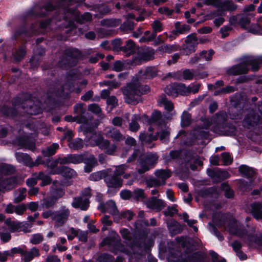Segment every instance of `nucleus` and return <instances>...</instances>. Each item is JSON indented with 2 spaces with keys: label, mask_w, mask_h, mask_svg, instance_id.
Segmentation results:
<instances>
[{
  "label": "nucleus",
  "mask_w": 262,
  "mask_h": 262,
  "mask_svg": "<svg viewBox=\"0 0 262 262\" xmlns=\"http://www.w3.org/2000/svg\"><path fill=\"white\" fill-rule=\"evenodd\" d=\"M125 101L132 105H136L141 101L140 96L149 91L147 85H142L138 82H134L122 88Z\"/></svg>",
  "instance_id": "f257e3e1"
},
{
  "label": "nucleus",
  "mask_w": 262,
  "mask_h": 262,
  "mask_svg": "<svg viewBox=\"0 0 262 262\" xmlns=\"http://www.w3.org/2000/svg\"><path fill=\"white\" fill-rule=\"evenodd\" d=\"M84 0H60L57 5L54 6L52 2L48 3L42 7L36 5L33 9L30 10L29 13L30 15L36 16H43L46 14L47 12L52 11L56 9L57 8L60 11L65 12L67 10L68 7L71 5L73 2L80 3Z\"/></svg>",
  "instance_id": "f03ea898"
},
{
  "label": "nucleus",
  "mask_w": 262,
  "mask_h": 262,
  "mask_svg": "<svg viewBox=\"0 0 262 262\" xmlns=\"http://www.w3.org/2000/svg\"><path fill=\"white\" fill-rule=\"evenodd\" d=\"M74 112L77 115V123L82 124L81 128L85 133H91L94 130V126L92 123L93 117L87 111L83 104H77L74 106Z\"/></svg>",
  "instance_id": "7ed1b4c3"
},
{
  "label": "nucleus",
  "mask_w": 262,
  "mask_h": 262,
  "mask_svg": "<svg viewBox=\"0 0 262 262\" xmlns=\"http://www.w3.org/2000/svg\"><path fill=\"white\" fill-rule=\"evenodd\" d=\"M14 171V167L11 165H5L0 167V190H10L15 186L16 179L8 176Z\"/></svg>",
  "instance_id": "20e7f679"
},
{
  "label": "nucleus",
  "mask_w": 262,
  "mask_h": 262,
  "mask_svg": "<svg viewBox=\"0 0 262 262\" xmlns=\"http://www.w3.org/2000/svg\"><path fill=\"white\" fill-rule=\"evenodd\" d=\"M81 56V52L76 49H67L63 56L60 59L58 64L61 68L67 69L76 64L77 60Z\"/></svg>",
  "instance_id": "39448f33"
},
{
  "label": "nucleus",
  "mask_w": 262,
  "mask_h": 262,
  "mask_svg": "<svg viewBox=\"0 0 262 262\" xmlns=\"http://www.w3.org/2000/svg\"><path fill=\"white\" fill-rule=\"evenodd\" d=\"M22 100L21 105L27 114L33 115L39 114L42 112L40 101L36 100L35 101L33 97L29 94L26 93L23 95L20 98Z\"/></svg>",
  "instance_id": "423d86ee"
},
{
  "label": "nucleus",
  "mask_w": 262,
  "mask_h": 262,
  "mask_svg": "<svg viewBox=\"0 0 262 262\" xmlns=\"http://www.w3.org/2000/svg\"><path fill=\"white\" fill-rule=\"evenodd\" d=\"M158 156L156 153L147 154L144 157L138 160L137 171L139 174H142L154 168L157 163Z\"/></svg>",
  "instance_id": "0eeeda50"
},
{
  "label": "nucleus",
  "mask_w": 262,
  "mask_h": 262,
  "mask_svg": "<svg viewBox=\"0 0 262 262\" xmlns=\"http://www.w3.org/2000/svg\"><path fill=\"white\" fill-rule=\"evenodd\" d=\"M250 66L252 71L253 62L252 58H246L238 64L227 68L226 72L229 76H237L245 74L249 72Z\"/></svg>",
  "instance_id": "6e6552de"
},
{
  "label": "nucleus",
  "mask_w": 262,
  "mask_h": 262,
  "mask_svg": "<svg viewBox=\"0 0 262 262\" xmlns=\"http://www.w3.org/2000/svg\"><path fill=\"white\" fill-rule=\"evenodd\" d=\"M113 237H107L103 239L101 243L102 245L113 246L111 250L113 252L117 253L118 251L127 253V248L122 244L119 241V236L115 231L112 232Z\"/></svg>",
  "instance_id": "1a4fd4ad"
},
{
  "label": "nucleus",
  "mask_w": 262,
  "mask_h": 262,
  "mask_svg": "<svg viewBox=\"0 0 262 262\" xmlns=\"http://www.w3.org/2000/svg\"><path fill=\"white\" fill-rule=\"evenodd\" d=\"M70 215L71 212L68 207L65 206H61L54 213L53 222L55 227L58 228L63 225L69 219Z\"/></svg>",
  "instance_id": "9d476101"
},
{
  "label": "nucleus",
  "mask_w": 262,
  "mask_h": 262,
  "mask_svg": "<svg viewBox=\"0 0 262 262\" xmlns=\"http://www.w3.org/2000/svg\"><path fill=\"white\" fill-rule=\"evenodd\" d=\"M155 51L150 48L142 49L134 55L132 59V64L138 65L147 61L152 60L154 58Z\"/></svg>",
  "instance_id": "9b49d317"
},
{
  "label": "nucleus",
  "mask_w": 262,
  "mask_h": 262,
  "mask_svg": "<svg viewBox=\"0 0 262 262\" xmlns=\"http://www.w3.org/2000/svg\"><path fill=\"white\" fill-rule=\"evenodd\" d=\"M95 145L109 155H114L117 149L115 144L111 143L108 140L105 139L101 135L98 136L95 140Z\"/></svg>",
  "instance_id": "f8f14e48"
},
{
  "label": "nucleus",
  "mask_w": 262,
  "mask_h": 262,
  "mask_svg": "<svg viewBox=\"0 0 262 262\" xmlns=\"http://www.w3.org/2000/svg\"><path fill=\"white\" fill-rule=\"evenodd\" d=\"M198 43V39L195 33L189 35L182 47L183 53L186 55H189L194 53Z\"/></svg>",
  "instance_id": "ddd939ff"
},
{
  "label": "nucleus",
  "mask_w": 262,
  "mask_h": 262,
  "mask_svg": "<svg viewBox=\"0 0 262 262\" xmlns=\"http://www.w3.org/2000/svg\"><path fill=\"white\" fill-rule=\"evenodd\" d=\"M237 5L234 4L231 0H220L216 5V8H217V10L214 11L212 13V15H213V17L217 16H224L225 15V11H234L237 9Z\"/></svg>",
  "instance_id": "4468645a"
},
{
  "label": "nucleus",
  "mask_w": 262,
  "mask_h": 262,
  "mask_svg": "<svg viewBox=\"0 0 262 262\" xmlns=\"http://www.w3.org/2000/svg\"><path fill=\"white\" fill-rule=\"evenodd\" d=\"M72 91L70 84H66L65 87L59 84H56L50 88L48 93L49 97L53 96L66 97L70 92Z\"/></svg>",
  "instance_id": "2eb2a0df"
},
{
  "label": "nucleus",
  "mask_w": 262,
  "mask_h": 262,
  "mask_svg": "<svg viewBox=\"0 0 262 262\" xmlns=\"http://www.w3.org/2000/svg\"><path fill=\"white\" fill-rule=\"evenodd\" d=\"M99 209L103 212H108L114 216L116 221L119 214V211L117 208L115 202L113 200H109L106 203H100Z\"/></svg>",
  "instance_id": "dca6fc26"
},
{
  "label": "nucleus",
  "mask_w": 262,
  "mask_h": 262,
  "mask_svg": "<svg viewBox=\"0 0 262 262\" xmlns=\"http://www.w3.org/2000/svg\"><path fill=\"white\" fill-rule=\"evenodd\" d=\"M104 181L109 188H118L122 186V180L121 177H119L114 172V173H109L106 171V176L104 177Z\"/></svg>",
  "instance_id": "f3484780"
},
{
  "label": "nucleus",
  "mask_w": 262,
  "mask_h": 262,
  "mask_svg": "<svg viewBox=\"0 0 262 262\" xmlns=\"http://www.w3.org/2000/svg\"><path fill=\"white\" fill-rule=\"evenodd\" d=\"M106 137L112 139L114 141L120 142L125 139V136L116 128L108 126L104 130Z\"/></svg>",
  "instance_id": "a211bd4d"
},
{
  "label": "nucleus",
  "mask_w": 262,
  "mask_h": 262,
  "mask_svg": "<svg viewBox=\"0 0 262 262\" xmlns=\"http://www.w3.org/2000/svg\"><path fill=\"white\" fill-rule=\"evenodd\" d=\"M40 256L39 250L36 247H32L30 250L24 249L21 256V260L24 262H30L35 257Z\"/></svg>",
  "instance_id": "6ab92c4d"
},
{
  "label": "nucleus",
  "mask_w": 262,
  "mask_h": 262,
  "mask_svg": "<svg viewBox=\"0 0 262 262\" xmlns=\"http://www.w3.org/2000/svg\"><path fill=\"white\" fill-rule=\"evenodd\" d=\"M151 124L162 127L166 124V117L162 115L159 111H155L152 112L149 120Z\"/></svg>",
  "instance_id": "aec40b11"
},
{
  "label": "nucleus",
  "mask_w": 262,
  "mask_h": 262,
  "mask_svg": "<svg viewBox=\"0 0 262 262\" xmlns=\"http://www.w3.org/2000/svg\"><path fill=\"white\" fill-rule=\"evenodd\" d=\"M260 120V117L254 111L250 112L244 119V126L248 128L258 124Z\"/></svg>",
  "instance_id": "412c9836"
},
{
  "label": "nucleus",
  "mask_w": 262,
  "mask_h": 262,
  "mask_svg": "<svg viewBox=\"0 0 262 262\" xmlns=\"http://www.w3.org/2000/svg\"><path fill=\"white\" fill-rule=\"evenodd\" d=\"M89 203L88 198L75 197L74 198L72 206L75 208H80L82 210H86L89 206Z\"/></svg>",
  "instance_id": "4be33fe9"
},
{
  "label": "nucleus",
  "mask_w": 262,
  "mask_h": 262,
  "mask_svg": "<svg viewBox=\"0 0 262 262\" xmlns=\"http://www.w3.org/2000/svg\"><path fill=\"white\" fill-rule=\"evenodd\" d=\"M52 173L53 174H61L68 178H72L76 176V172L74 169L63 166L58 167L57 169L52 171Z\"/></svg>",
  "instance_id": "5701e85b"
},
{
  "label": "nucleus",
  "mask_w": 262,
  "mask_h": 262,
  "mask_svg": "<svg viewBox=\"0 0 262 262\" xmlns=\"http://www.w3.org/2000/svg\"><path fill=\"white\" fill-rule=\"evenodd\" d=\"M147 206L151 209L162 210L166 206V203L162 200L158 199L157 196H153L147 202Z\"/></svg>",
  "instance_id": "b1692460"
},
{
  "label": "nucleus",
  "mask_w": 262,
  "mask_h": 262,
  "mask_svg": "<svg viewBox=\"0 0 262 262\" xmlns=\"http://www.w3.org/2000/svg\"><path fill=\"white\" fill-rule=\"evenodd\" d=\"M157 75V70L155 67H147L144 70H140L138 77L142 79L152 78Z\"/></svg>",
  "instance_id": "393cba45"
},
{
  "label": "nucleus",
  "mask_w": 262,
  "mask_h": 262,
  "mask_svg": "<svg viewBox=\"0 0 262 262\" xmlns=\"http://www.w3.org/2000/svg\"><path fill=\"white\" fill-rule=\"evenodd\" d=\"M15 156L19 163H23L29 167H32L33 160L29 155L23 152H16Z\"/></svg>",
  "instance_id": "a878e982"
},
{
  "label": "nucleus",
  "mask_w": 262,
  "mask_h": 262,
  "mask_svg": "<svg viewBox=\"0 0 262 262\" xmlns=\"http://www.w3.org/2000/svg\"><path fill=\"white\" fill-rule=\"evenodd\" d=\"M19 145L32 151H35L36 147L34 140L30 139L28 137H23L18 140Z\"/></svg>",
  "instance_id": "bb28decb"
},
{
  "label": "nucleus",
  "mask_w": 262,
  "mask_h": 262,
  "mask_svg": "<svg viewBox=\"0 0 262 262\" xmlns=\"http://www.w3.org/2000/svg\"><path fill=\"white\" fill-rule=\"evenodd\" d=\"M129 168V166L126 164L118 165L116 166L114 173L119 177H120L121 176H122L124 179H126L131 177V174L130 173L126 172V171Z\"/></svg>",
  "instance_id": "cd10ccee"
},
{
  "label": "nucleus",
  "mask_w": 262,
  "mask_h": 262,
  "mask_svg": "<svg viewBox=\"0 0 262 262\" xmlns=\"http://www.w3.org/2000/svg\"><path fill=\"white\" fill-rule=\"evenodd\" d=\"M225 228L226 230H227L231 234L239 236H242L243 234V231L238 229L236 222L233 219L230 220L228 226H225Z\"/></svg>",
  "instance_id": "c85d7f7f"
},
{
  "label": "nucleus",
  "mask_w": 262,
  "mask_h": 262,
  "mask_svg": "<svg viewBox=\"0 0 262 262\" xmlns=\"http://www.w3.org/2000/svg\"><path fill=\"white\" fill-rule=\"evenodd\" d=\"M5 223L11 232H19L23 230L21 223L13 221L10 219H8L6 220Z\"/></svg>",
  "instance_id": "c756f323"
},
{
  "label": "nucleus",
  "mask_w": 262,
  "mask_h": 262,
  "mask_svg": "<svg viewBox=\"0 0 262 262\" xmlns=\"http://www.w3.org/2000/svg\"><path fill=\"white\" fill-rule=\"evenodd\" d=\"M139 138L143 144H148V147L152 148L154 145L150 146V144L152 141L158 139V135H154L151 134H146L145 133H141Z\"/></svg>",
  "instance_id": "7c9ffc66"
},
{
  "label": "nucleus",
  "mask_w": 262,
  "mask_h": 262,
  "mask_svg": "<svg viewBox=\"0 0 262 262\" xmlns=\"http://www.w3.org/2000/svg\"><path fill=\"white\" fill-rule=\"evenodd\" d=\"M56 203V199L51 196L44 198L40 201L39 210H45L52 208Z\"/></svg>",
  "instance_id": "2f4dec72"
},
{
  "label": "nucleus",
  "mask_w": 262,
  "mask_h": 262,
  "mask_svg": "<svg viewBox=\"0 0 262 262\" xmlns=\"http://www.w3.org/2000/svg\"><path fill=\"white\" fill-rule=\"evenodd\" d=\"M136 46L132 40H128L125 46L122 47V51L126 54V56L133 54L136 50Z\"/></svg>",
  "instance_id": "473e14b6"
},
{
  "label": "nucleus",
  "mask_w": 262,
  "mask_h": 262,
  "mask_svg": "<svg viewBox=\"0 0 262 262\" xmlns=\"http://www.w3.org/2000/svg\"><path fill=\"white\" fill-rule=\"evenodd\" d=\"M155 174L158 179L162 180V181H161V183L162 185H164L166 183V180L171 177V173L169 170L167 169H161L156 170L155 172Z\"/></svg>",
  "instance_id": "72a5a7b5"
},
{
  "label": "nucleus",
  "mask_w": 262,
  "mask_h": 262,
  "mask_svg": "<svg viewBox=\"0 0 262 262\" xmlns=\"http://www.w3.org/2000/svg\"><path fill=\"white\" fill-rule=\"evenodd\" d=\"M251 213L256 220L262 219V205L259 203H254L251 204Z\"/></svg>",
  "instance_id": "f704fd0d"
},
{
  "label": "nucleus",
  "mask_w": 262,
  "mask_h": 262,
  "mask_svg": "<svg viewBox=\"0 0 262 262\" xmlns=\"http://www.w3.org/2000/svg\"><path fill=\"white\" fill-rule=\"evenodd\" d=\"M141 120L139 114H135L132 117L131 122L129 123V129L133 132H137L140 128L138 121Z\"/></svg>",
  "instance_id": "c9c22d12"
},
{
  "label": "nucleus",
  "mask_w": 262,
  "mask_h": 262,
  "mask_svg": "<svg viewBox=\"0 0 262 262\" xmlns=\"http://www.w3.org/2000/svg\"><path fill=\"white\" fill-rule=\"evenodd\" d=\"M59 148V144L57 143H54L43 150L42 152L44 156L50 157L54 155Z\"/></svg>",
  "instance_id": "e433bc0d"
},
{
  "label": "nucleus",
  "mask_w": 262,
  "mask_h": 262,
  "mask_svg": "<svg viewBox=\"0 0 262 262\" xmlns=\"http://www.w3.org/2000/svg\"><path fill=\"white\" fill-rule=\"evenodd\" d=\"M121 23V19L116 18L104 19L101 21V24L102 26L108 27H115L118 26Z\"/></svg>",
  "instance_id": "4c0bfd02"
},
{
  "label": "nucleus",
  "mask_w": 262,
  "mask_h": 262,
  "mask_svg": "<svg viewBox=\"0 0 262 262\" xmlns=\"http://www.w3.org/2000/svg\"><path fill=\"white\" fill-rule=\"evenodd\" d=\"M239 171L248 178L253 177L255 174L254 169L246 165H242L239 167Z\"/></svg>",
  "instance_id": "58836bf2"
},
{
  "label": "nucleus",
  "mask_w": 262,
  "mask_h": 262,
  "mask_svg": "<svg viewBox=\"0 0 262 262\" xmlns=\"http://www.w3.org/2000/svg\"><path fill=\"white\" fill-rule=\"evenodd\" d=\"M254 16V15L253 13L243 15L238 19V23L242 28H247V27L249 25L251 19Z\"/></svg>",
  "instance_id": "ea45409f"
},
{
  "label": "nucleus",
  "mask_w": 262,
  "mask_h": 262,
  "mask_svg": "<svg viewBox=\"0 0 262 262\" xmlns=\"http://www.w3.org/2000/svg\"><path fill=\"white\" fill-rule=\"evenodd\" d=\"M180 49V47L177 45H165L160 47L158 50L162 52L171 53Z\"/></svg>",
  "instance_id": "a19ab883"
},
{
  "label": "nucleus",
  "mask_w": 262,
  "mask_h": 262,
  "mask_svg": "<svg viewBox=\"0 0 262 262\" xmlns=\"http://www.w3.org/2000/svg\"><path fill=\"white\" fill-rule=\"evenodd\" d=\"M158 102L160 104L164 105L165 109L168 112L171 111L174 108L173 104L165 96H162L159 99Z\"/></svg>",
  "instance_id": "79ce46f5"
},
{
  "label": "nucleus",
  "mask_w": 262,
  "mask_h": 262,
  "mask_svg": "<svg viewBox=\"0 0 262 262\" xmlns=\"http://www.w3.org/2000/svg\"><path fill=\"white\" fill-rule=\"evenodd\" d=\"M83 146V141L80 138H77L75 140L71 141L69 143V147L73 150H78L82 148Z\"/></svg>",
  "instance_id": "37998d69"
},
{
  "label": "nucleus",
  "mask_w": 262,
  "mask_h": 262,
  "mask_svg": "<svg viewBox=\"0 0 262 262\" xmlns=\"http://www.w3.org/2000/svg\"><path fill=\"white\" fill-rule=\"evenodd\" d=\"M27 190L25 188L19 189L15 194L14 202L18 203L22 201L26 196Z\"/></svg>",
  "instance_id": "c03bdc74"
},
{
  "label": "nucleus",
  "mask_w": 262,
  "mask_h": 262,
  "mask_svg": "<svg viewBox=\"0 0 262 262\" xmlns=\"http://www.w3.org/2000/svg\"><path fill=\"white\" fill-rule=\"evenodd\" d=\"M176 33L179 34H183L188 32L190 30V27L187 25H181L180 22H177L175 24Z\"/></svg>",
  "instance_id": "a18cd8bd"
},
{
  "label": "nucleus",
  "mask_w": 262,
  "mask_h": 262,
  "mask_svg": "<svg viewBox=\"0 0 262 262\" xmlns=\"http://www.w3.org/2000/svg\"><path fill=\"white\" fill-rule=\"evenodd\" d=\"M145 198L144 190L142 189L137 188L132 191V199L138 201Z\"/></svg>",
  "instance_id": "49530a36"
},
{
  "label": "nucleus",
  "mask_w": 262,
  "mask_h": 262,
  "mask_svg": "<svg viewBox=\"0 0 262 262\" xmlns=\"http://www.w3.org/2000/svg\"><path fill=\"white\" fill-rule=\"evenodd\" d=\"M106 171H99L96 172L92 173L89 177L91 181H98L102 179H104V177L106 176Z\"/></svg>",
  "instance_id": "de8ad7c7"
},
{
  "label": "nucleus",
  "mask_w": 262,
  "mask_h": 262,
  "mask_svg": "<svg viewBox=\"0 0 262 262\" xmlns=\"http://www.w3.org/2000/svg\"><path fill=\"white\" fill-rule=\"evenodd\" d=\"M177 83H174L167 86L165 89V93L168 95L176 96L177 95Z\"/></svg>",
  "instance_id": "09e8293b"
},
{
  "label": "nucleus",
  "mask_w": 262,
  "mask_h": 262,
  "mask_svg": "<svg viewBox=\"0 0 262 262\" xmlns=\"http://www.w3.org/2000/svg\"><path fill=\"white\" fill-rule=\"evenodd\" d=\"M38 179L41 180L42 182L40 184L41 186H45L49 185L51 182V178L46 174L44 172L40 171L38 173Z\"/></svg>",
  "instance_id": "8fccbe9b"
},
{
  "label": "nucleus",
  "mask_w": 262,
  "mask_h": 262,
  "mask_svg": "<svg viewBox=\"0 0 262 262\" xmlns=\"http://www.w3.org/2000/svg\"><path fill=\"white\" fill-rule=\"evenodd\" d=\"M169 134L170 133L169 129L168 128H165L160 132H157L156 135H158V138L159 137L161 141L165 142L168 140Z\"/></svg>",
  "instance_id": "3c124183"
},
{
  "label": "nucleus",
  "mask_w": 262,
  "mask_h": 262,
  "mask_svg": "<svg viewBox=\"0 0 262 262\" xmlns=\"http://www.w3.org/2000/svg\"><path fill=\"white\" fill-rule=\"evenodd\" d=\"M191 123V115L188 112H184L181 117V124L183 127L188 126Z\"/></svg>",
  "instance_id": "603ef678"
},
{
  "label": "nucleus",
  "mask_w": 262,
  "mask_h": 262,
  "mask_svg": "<svg viewBox=\"0 0 262 262\" xmlns=\"http://www.w3.org/2000/svg\"><path fill=\"white\" fill-rule=\"evenodd\" d=\"M177 95H187L189 94V88L183 83H177Z\"/></svg>",
  "instance_id": "864d4df0"
},
{
  "label": "nucleus",
  "mask_w": 262,
  "mask_h": 262,
  "mask_svg": "<svg viewBox=\"0 0 262 262\" xmlns=\"http://www.w3.org/2000/svg\"><path fill=\"white\" fill-rule=\"evenodd\" d=\"M221 188L225 191V195L226 198H231L233 197V191L227 184L223 183L221 185Z\"/></svg>",
  "instance_id": "5fc2aeb1"
},
{
  "label": "nucleus",
  "mask_w": 262,
  "mask_h": 262,
  "mask_svg": "<svg viewBox=\"0 0 262 262\" xmlns=\"http://www.w3.org/2000/svg\"><path fill=\"white\" fill-rule=\"evenodd\" d=\"M144 35L145 36L140 39L141 42L151 41L157 36V33L154 31L151 33L149 31H146Z\"/></svg>",
  "instance_id": "6e6d98bb"
},
{
  "label": "nucleus",
  "mask_w": 262,
  "mask_h": 262,
  "mask_svg": "<svg viewBox=\"0 0 262 262\" xmlns=\"http://www.w3.org/2000/svg\"><path fill=\"white\" fill-rule=\"evenodd\" d=\"M134 215L135 214L132 211L127 210L122 212L120 214L119 213L117 218H118V219H125L128 221H130Z\"/></svg>",
  "instance_id": "4d7b16f0"
},
{
  "label": "nucleus",
  "mask_w": 262,
  "mask_h": 262,
  "mask_svg": "<svg viewBox=\"0 0 262 262\" xmlns=\"http://www.w3.org/2000/svg\"><path fill=\"white\" fill-rule=\"evenodd\" d=\"M88 110L92 113L98 115H101L102 110L99 105L96 103H92L88 106Z\"/></svg>",
  "instance_id": "13d9d810"
},
{
  "label": "nucleus",
  "mask_w": 262,
  "mask_h": 262,
  "mask_svg": "<svg viewBox=\"0 0 262 262\" xmlns=\"http://www.w3.org/2000/svg\"><path fill=\"white\" fill-rule=\"evenodd\" d=\"M145 184L148 187H158L162 185L160 180L154 178L146 180L145 181Z\"/></svg>",
  "instance_id": "bf43d9fd"
},
{
  "label": "nucleus",
  "mask_w": 262,
  "mask_h": 262,
  "mask_svg": "<svg viewBox=\"0 0 262 262\" xmlns=\"http://www.w3.org/2000/svg\"><path fill=\"white\" fill-rule=\"evenodd\" d=\"M204 256L199 252L192 254L189 258V262H204Z\"/></svg>",
  "instance_id": "052dcab7"
},
{
  "label": "nucleus",
  "mask_w": 262,
  "mask_h": 262,
  "mask_svg": "<svg viewBox=\"0 0 262 262\" xmlns=\"http://www.w3.org/2000/svg\"><path fill=\"white\" fill-rule=\"evenodd\" d=\"M70 163L78 164L83 161V156L79 155H69Z\"/></svg>",
  "instance_id": "680f3d73"
},
{
  "label": "nucleus",
  "mask_w": 262,
  "mask_h": 262,
  "mask_svg": "<svg viewBox=\"0 0 262 262\" xmlns=\"http://www.w3.org/2000/svg\"><path fill=\"white\" fill-rule=\"evenodd\" d=\"M120 28L122 30L125 31L133 30L134 29V23L132 21L127 20L121 24Z\"/></svg>",
  "instance_id": "e2e57ef3"
},
{
  "label": "nucleus",
  "mask_w": 262,
  "mask_h": 262,
  "mask_svg": "<svg viewBox=\"0 0 262 262\" xmlns=\"http://www.w3.org/2000/svg\"><path fill=\"white\" fill-rule=\"evenodd\" d=\"M183 78L184 79L192 80L194 77V73L193 70L185 69L183 71Z\"/></svg>",
  "instance_id": "0e129e2a"
},
{
  "label": "nucleus",
  "mask_w": 262,
  "mask_h": 262,
  "mask_svg": "<svg viewBox=\"0 0 262 262\" xmlns=\"http://www.w3.org/2000/svg\"><path fill=\"white\" fill-rule=\"evenodd\" d=\"M102 84L108 86L111 89L119 88L120 85V83L115 80L104 81L101 85Z\"/></svg>",
  "instance_id": "69168bd1"
},
{
  "label": "nucleus",
  "mask_w": 262,
  "mask_h": 262,
  "mask_svg": "<svg viewBox=\"0 0 262 262\" xmlns=\"http://www.w3.org/2000/svg\"><path fill=\"white\" fill-rule=\"evenodd\" d=\"M43 240V236L39 234H33L30 239V243L34 245L38 244Z\"/></svg>",
  "instance_id": "338daca9"
},
{
  "label": "nucleus",
  "mask_w": 262,
  "mask_h": 262,
  "mask_svg": "<svg viewBox=\"0 0 262 262\" xmlns=\"http://www.w3.org/2000/svg\"><path fill=\"white\" fill-rule=\"evenodd\" d=\"M253 62L252 71L255 72L259 70V65L262 63V56L258 58H252Z\"/></svg>",
  "instance_id": "774afa93"
}]
</instances>
